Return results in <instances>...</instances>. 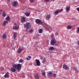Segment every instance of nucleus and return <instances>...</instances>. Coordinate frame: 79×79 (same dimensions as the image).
Wrapping results in <instances>:
<instances>
[{
	"mask_svg": "<svg viewBox=\"0 0 79 79\" xmlns=\"http://www.w3.org/2000/svg\"><path fill=\"white\" fill-rule=\"evenodd\" d=\"M12 67L11 68L10 71L12 72H13V73L16 71V69L18 70V72H20V70H21L22 65L20 64H12Z\"/></svg>",
	"mask_w": 79,
	"mask_h": 79,
	"instance_id": "1",
	"label": "nucleus"
},
{
	"mask_svg": "<svg viewBox=\"0 0 79 79\" xmlns=\"http://www.w3.org/2000/svg\"><path fill=\"white\" fill-rule=\"evenodd\" d=\"M52 40H51V45H54L56 43V41L55 40V35L53 33H52L51 35Z\"/></svg>",
	"mask_w": 79,
	"mask_h": 79,
	"instance_id": "2",
	"label": "nucleus"
},
{
	"mask_svg": "<svg viewBox=\"0 0 79 79\" xmlns=\"http://www.w3.org/2000/svg\"><path fill=\"white\" fill-rule=\"evenodd\" d=\"M24 27H25L27 29H29L31 27V26L30 25V23L28 22L25 24H24Z\"/></svg>",
	"mask_w": 79,
	"mask_h": 79,
	"instance_id": "3",
	"label": "nucleus"
},
{
	"mask_svg": "<svg viewBox=\"0 0 79 79\" xmlns=\"http://www.w3.org/2000/svg\"><path fill=\"white\" fill-rule=\"evenodd\" d=\"M35 22L38 24H42L44 23L43 22L39 19H36Z\"/></svg>",
	"mask_w": 79,
	"mask_h": 79,
	"instance_id": "4",
	"label": "nucleus"
},
{
	"mask_svg": "<svg viewBox=\"0 0 79 79\" xmlns=\"http://www.w3.org/2000/svg\"><path fill=\"white\" fill-rule=\"evenodd\" d=\"M13 29H15V30H18V27H17V24L16 23H15L13 27Z\"/></svg>",
	"mask_w": 79,
	"mask_h": 79,
	"instance_id": "5",
	"label": "nucleus"
},
{
	"mask_svg": "<svg viewBox=\"0 0 79 79\" xmlns=\"http://www.w3.org/2000/svg\"><path fill=\"white\" fill-rule=\"evenodd\" d=\"M35 61L37 66H39L40 65V61H39V60L37 59H36Z\"/></svg>",
	"mask_w": 79,
	"mask_h": 79,
	"instance_id": "6",
	"label": "nucleus"
},
{
	"mask_svg": "<svg viewBox=\"0 0 79 79\" xmlns=\"http://www.w3.org/2000/svg\"><path fill=\"white\" fill-rule=\"evenodd\" d=\"M63 68L66 70H69V67L67 66L66 64H64L63 65Z\"/></svg>",
	"mask_w": 79,
	"mask_h": 79,
	"instance_id": "7",
	"label": "nucleus"
},
{
	"mask_svg": "<svg viewBox=\"0 0 79 79\" xmlns=\"http://www.w3.org/2000/svg\"><path fill=\"white\" fill-rule=\"evenodd\" d=\"M12 3L13 4V6L16 7V5L18 3V2L17 1H14Z\"/></svg>",
	"mask_w": 79,
	"mask_h": 79,
	"instance_id": "8",
	"label": "nucleus"
},
{
	"mask_svg": "<svg viewBox=\"0 0 79 79\" xmlns=\"http://www.w3.org/2000/svg\"><path fill=\"white\" fill-rule=\"evenodd\" d=\"M24 50V49L21 48H19L18 52V53H21L22 52V51Z\"/></svg>",
	"mask_w": 79,
	"mask_h": 79,
	"instance_id": "9",
	"label": "nucleus"
},
{
	"mask_svg": "<svg viewBox=\"0 0 79 79\" xmlns=\"http://www.w3.org/2000/svg\"><path fill=\"white\" fill-rule=\"evenodd\" d=\"M4 77L5 78H8L9 77V73L7 72L4 76Z\"/></svg>",
	"mask_w": 79,
	"mask_h": 79,
	"instance_id": "10",
	"label": "nucleus"
},
{
	"mask_svg": "<svg viewBox=\"0 0 79 79\" xmlns=\"http://www.w3.org/2000/svg\"><path fill=\"white\" fill-rule=\"evenodd\" d=\"M70 6H67L66 7V11H67V12H69V11L70 10Z\"/></svg>",
	"mask_w": 79,
	"mask_h": 79,
	"instance_id": "11",
	"label": "nucleus"
},
{
	"mask_svg": "<svg viewBox=\"0 0 79 79\" xmlns=\"http://www.w3.org/2000/svg\"><path fill=\"white\" fill-rule=\"evenodd\" d=\"M6 24H8V22H7L6 21H5L4 22V23H3L2 24V26H6Z\"/></svg>",
	"mask_w": 79,
	"mask_h": 79,
	"instance_id": "12",
	"label": "nucleus"
},
{
	"mask_svg": "<svg viewBox=\"0 0 79 79\" xmlns=\"http://www.w3.org/2000/svg\"><path fill=\"white\" fill-rule=\"evenodd\" d=\"M54 50V48L53 47H51L49 48V51H53Z\"/></svg>",
	"mask_w": 79,
	"mask_h": 79,
	"instance_id": "13",
	"label": "nucleus"
},
{
	"mask_svg": "<svg viewBox=\"0 0 79 79\" xmlns=\"http://www.w3.org/2000/svg\"><path fill=\"white\" fill-rule=\"evenodd\" d=\"M2 17L5 18L6 16V13H5V11H3V14L2 15Z\"/></svg>",
	"mask_w": 79,
	"mask_h": 79,
	"instance_id": "14",
	"label": "nucleus"
},
{
	"mask_svg": "<svg viewBox=\"0 0 79 79\" xmlns=\"http://www.w3.org/2000/svg\"><path fill=\"white\" fill-rule=\"evenodd\" d=\"M10 20V17H9V16H8L6 18V21L8 22V21H9Z\"/></svg>",
	"mask_w": 79,
	"mask_h": 79,
	"instance_id": "15",
	"label": "nucleus"
},
{
	"mask_svg": "<svg viewBox=\"0 0 79 79\" xmlns=\"http://www.w3.org/2000/svg\"><path fill=\"white\" fill-rule=\"evenodd\" d=\"M25 20H26V18H25V17H22V18L21 21H22V23L24 22V21H25Z\"/></svg>",
	"mask_w": 79,
	"mask_h": 79,
	"instance_id": "16",
	"label": "nucleus"
},
{
	"mask_svg": "<svg viewBox=\"0 0 79 79\" xmlns=\"http://www.w3.org/2000/svg\"><path fill=\"white\" fill-rule=\"evenodd\" d=\"M6 33H4L3 34V35L2 36V37L3 38V39H5L6 38Z\"/></svg>",
	"mask_w": 79,
	"mask_h": 79,
	"instance_id": "17",
	"label": "nucleus"
},
{
	"mask_svg": "<svg viewBox=\"0 0 79 79\" xmlns=\"http://www.w3.org/2000/svg\"><path fill=\"white\" fill-rule=\"evenodd\" d=\"M17 35V33L16 32L14 33V38L15 39V38H16V36Z\"/></svg>",
	"mask_w": 79,
	"mask_h": 79,
	"instance_id": "18",
	"label": "nucleus"
},
{
	"mask_svg": "<svg viewBox=\"0 0 79 79\" xmlns=\"http://www.w3.org/2000/svg\"><path fill=\"white\" fill-rule=\"evenodd\" d=\"M31 59V56H29L26 58L27 60H30Z\"/></svg>",
	"mask_w": 79,
	"mask_h": 79,
	"instance_id": "19",
	"label": "nucleus"
},
{
	"mask_svg": "<svg viewBox=\"0 0 79 79\" xmlns=\"http://www.w3.org/2000/svg\"><path fill=\"white\" fill-rule=\"evenodd\" d=\"M54 13L55 15H57L59 13V12L58 10H57L54 12Z\"/></svg>",
	"mask_w": 79,
	"mask_h": 79,
	"instance_id": "20",
	"label": "nucleus"
},
{
	"mask_svg": "<svg viewBox=\"0 0 79 79\" xmlns=\"http://www.w3.org/2000/svg\"><path fill=\"white\" fill-rule=\"evenodd\" d=\"M48 74L49 77H51V76H52V74H53V73H52V72H49Z\"/></svg>",
	"mask_w": 79,
	"mask_h": 79,
	"instance_id": "21",
	"label": "nucleus"
},
{
	"mask_svg": "<svg viewBox=\"0 0 79 79\" xmlns=\"http://www.w3.org/2000/svg\"><path fill=\"white\" fill-rule=\"evenodd\" d=\"M25 15L26 16H29L30 15V13L27 12L26 13H25Z\"/></svg>",
	"mask_w": 79,
	"mask_h": 79,
	"instance_id": "22",
	"label": "nucleus"
},
{
	"mask_svg": "<svg viewBox=\"0 0 79 79\" xmlns=\"http://www.w3.org/2000/svg\"><path fill=\"white\" fill-rule=\"evenodd\" d=\"M67 28L68 29H70L72 28V26L70 25H69L67 26Z\"/></svg>",
	"mask_w": 79,
	"mask_h": 79,
	"instance_id": "23",
	"label": "nucleus"
},
{
	"mask_svg": "<svg viewBox=\"0 0 79 79\" xmlns=\"http://www.w3.org/2000/svg\"><path fill=\"white\" fill-rule=\"evenodd\" d=\"M46 17L48 19H50V15H46Z\"/></svg>",
	"mask_w": 79,
	"mask_h": 79,
	"instance_id": "24",
	"label": "nucleus"
},
{
	"mask_svg": "<svg viewBox=\"0 0 79 79\" xmlns=\"http://www.w3.org/2000/svg\"><path fill=\"white\" fill-rule=\"evenodd\" d=\"M35 78L36 79H39V77L38 75H35Z\"/></svg>",
	"mask_w": 79,
	"mask_h": 79,
	"instance_id": "25",
	"label": "nucleus"
},
{
	"mask_svg": "<svg viewBox=\"0 0 79 79\" xmlns=\"http://www.w3.org/2000/svg\"><path fill=\"white\" fill-rule=\"evenodd\" d=\"M42 29H40L39 30V33H42Z\"/></svg>",
	"mask_w": 79,
	"mask_h": 79,
	"instance_id": "26",
	"label": "nucleus"
},
{
	"mask_svg": "<svg viewBox=\"0 0 79 79\" xmlns=\"http://www.w3.org/2000/svg\"><path fill=\"white\" fill-rule=\"evenodd\" d=\"M23 59H20L19 61V63H23Z\"/></svg>",
	"mask_w": 79,
	"mask_h": 79,
	"instance_id": "27",
	"label": "nucleus"
},
{
	"mask_svg": "<svg viewBox=\"0 0 79 79\" xmlns=\"http://www.w3.org/2000/svg\"><path fill=\"white\" fill-rule=\"evenodd\" d=\"M33 31V30H32V29H31L29 30V32H30V33H32Z\"/></svg>",
	"mask_w": 79,
	"mask_h": 79,
	"instance_id": "28",
	"label": "nucleus"
},
{
	"mask_svg": "<svg viewBox=\"0 0 79 79\" xmlns=\"http://www.w3.org/2000/svg\"><path fill=\"white\" fill-rule=\"evenodd\" d=\"M63 11V9H62L60 10H58L59 12H61V11Z\"/></svg>",
	"mask_w": 79,
	"mask_h": 79,
	"instance_id": "29",
	"label": "nucleus"
},
{
	"mask_svg": "<svg viewBox=\"0 0 79 79\" xmlns=\"http://www.w3.org/2000/svg\"><path fill=\"white\" fill-rule=\"evenodd\" d=\"M53 77H55L56 76V74L55 73H54L53 75Z\"/></svg>",
	"mask_w": 79,
	"mask_h": 79,
	"instance_id": "30",
	"label": "nucleus"
},
{
	"mask_svg": "<svg viewBox=\"0 0 79 79\" xmlns=\"http://www.w3.org/2000/svg\"><path fill=\"white\" fill-rule=\"evenodd\" d=\"M45 63V60L44 59H43V63Z\"/></svg>",
	"mask_w": 79,
	"mask_h": 79,
	"instance_id": "31",
	"label": "nucleus"
},
{
	"mask_svg": "<svg viewBox=\"0 0 79 79\" xmlns=\"http://www.w3.org/2000/svg\"><path fill=\"white\" fill-rule=\"evenodd\" d=\"M50 0H44V1L45 2H48Z\"/></svg>",
	"mask_w": 79,
	"mask_h": 79,
	"instance_id": "32",
	"label": "nucleus"
},
{
	"mask_svg": "<svg viewBox=\"0 0 79 79\" xmlns=\"http://www.w3.org/2000/svg\"><path fill=\"white\" fill-rule=\"evenodd\" d=\"M34 2V0H30V2L31 3H33Z\"/></svg>",
	"mask_w": 79,
	"mask_h": 79,
	"instance_id": "33",
	"label": "nucleus"
},
{
	"mask_svg": "<svg viewBox=\"0 0 79 79\" xmlns=\"http://www.w3.org/2000/svg\"><path fill=\"white\" fill-rule=\"evenodd\" d=\"M76 10L78 11V12H79V7H77L76 9Z\"/></svg>",
	"mask_w": 79,
	"mask_h": 79,
	"instance_id": "34",
	"label": "nucleus"
},
{
	"mask_svg": "<svg viewBox=\"0 0 79 79\" xmlns=\"http://www.w3.org/2000/svg\"><path fill=\"white\" fill-rule=\"evenodd\" d=\"M55 35H59V34H58V33L56 32L55 33Z\"/></svg>",
	"mask_w": 79,
	"mask_h": 79,
	"instance_id": "35",
	"label": "nucleus"
},
{
	"mask_svg": "<svg viewBox=\"0 0 79 79\" xmlns=\"http://www.w3.org/2000/svg\"><path fill=\"white\" fill-rule=\"evenodd\" d=\"M2 11H3V10H0V15H1L2 14Z\"/></svg>",
	"mask_w": 79,
	"mask_h": 79,
	"instance_id": "36",
	"label": "nucleus"
},
{
	"mask_svg": "<svg viewBox=\"0 0 79 79\" xmlns=\"http://www.w3.org/2000/svg\"><path fill=\"white\" fill-rule=\"evenodd\" d=\"M45 74V72H43V76H44Z\"/></svg>",
	"mask_w": 79,
	"mask_h": 79,
	"instance_id": "37",
	"label": "nucleus"
},
{
	"mask_svg": "<svg viewBox=\"0 0 79 79\" xmlns=\"http://www.w3.org/2000/svg\"><path fill=\"white\" fill-rule=\"evenodd\" d=\"M77 33H78V32H79V27L78 28V30L77 31Z\"/></svg>",
	"mask_w": 79,
	"mask_h": 79,
	"instance_id": "38",
	"label": "nucleus"
},
{
	"mask_svg": "<svg viewBox=\"0 0 79 79\" xmlns=\"http://www.w3.org/2000/svg\"><path fill=\"white\" fill-rule=\"evenodd\" d=\"M77 45H79V41H78L77 42Z\"/></svg>",
	"mask_w": 79,
	"mask_h": 79,
	"instance_id": "39",
	"label": "nucleus"
},
{
	"mask_svg": "<svg viewBox=\"0 0 79 79\" xmlns=\"http://www.w3.org/2000/svg\"><path fill=\"white\" fill-rule=\"evenodd\" d=\"M40 59V60H42V59H43V57L42 56L41 57Z\"/></svg>",
	"mask_w": 79,
	"mask_h": 79,
	"instance_id": "40",
	"label": "nucleus"
},
{
	"mask_svg": "<svg viewBox=\"0 0 79 79\" xmlns=\"http://www.w3.org/2000/svg\"><path fill=\"white\" fill-rule=\"evenodd\" d=\"M55 45H56V46H58V44H56Z\"/></svg>",
	"mask_w": 79,
	"mask_h": 79,
	"instance_id": "41",
	"label": "nucleus"
},
{
	"mask_svg": "<svg viewBox=\"0 0 79 79\" xmlns=\"http://www.w3.org/2000/svg\"><path fill=\"white\" fill-rule=\"evenodd\" d=\"M1 71H3V68L1 69Z\"/></svg>",
	"mask_w": 79,
	"mask_h": 79,
	"instance_id": "42",
	"label": "nucleus"
},
{
	"mask_svg": "<svg viewBox=\"0 0 79 79\" xmlns=\"http://www.w3.org/2000/svg\"><path fill=\"white\" fill-rule=\"evenodd\" d=\"M56 50L57 52H58V49H56Z\"/></svg>",
	"mask_w": 79,
	"mask_h": 79,
	"instance_id": "43",
	"label": "nucleus"
},
{
	"mask_svg": "<svg viewBox=\"0 0 79 79\" xmlns=\"http://www.w3.org/2000/svg\"><path fill=\"white\" fill-rule=\"evenodd\" d=\"M73 2H75V0H73Z\"/></svg>",
	"mask_w": 79,
	"mask_h": 79,
	"instance_id": "44",
	"label": "nucleus"
},
{
	"mask_svg": "<svg viewBox=\"0 0 79 79\" xmlns=\"http://www.w3.org/2000/svg\"><path fill=\"white\" fill-rule=\"evenodd\" d=\"M7 1L8 2H10V0H7Z\"/></svg>",
	"mask_w": 79,
	"mask_h": 79,
	"instance_id": "45",
	"label": "nucleus"
},
{
	"mask_svg": "<svg viewBox=\"0 0 79 79\" xmlns=\"http://www.w3.org/2000/svg\"><path fill=\"white\" fill-rule=\"evenodd\" d=\"M58 42V44H59V43H60L59 42Z\"/></svg>",
	"mask_w": 79,
	"mask_h": 79,
	"instance_id": "46",
	"label": "nucleus"
},
{
	"mask_svg": "<svg viewBox=\"0 0 79 79\" xmlns=\"http://www.w3.org/2000/svg\"><path fill=\"white\" fill-rule=\"evenodd\" d=\"M54 0H53V2H54Z\"/></svg>",
	"mask_w": 79,
	"mask_h": 79,
	"instance_id": "47",
	"label": "nucleus"
},
{
	"mask_svg": "<svg viewBox=\"0 0 79 79\" xmlns=\"http://www.w3.org/2000/svg\"><path fill=\"white\" fill-rule=\"evenodd\" d=\"M27 31V30L26 31Z\"/></svg>",
	"mask_w": 79,
	"mask_h": 79,
	"instance_id": "48",
	"label": "nucleus"
}]
</instances>
